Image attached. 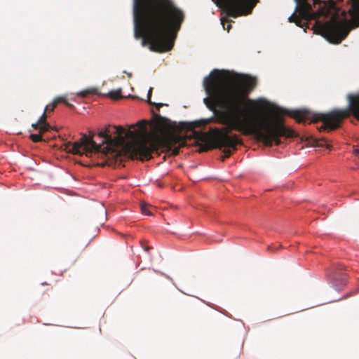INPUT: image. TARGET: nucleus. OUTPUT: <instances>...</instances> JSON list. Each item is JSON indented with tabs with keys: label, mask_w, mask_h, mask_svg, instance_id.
<instances>
[{
	"label": "nucleus",
	"mask_w": 359,
	"mask_h": 359,
	"mask_svg": "<svg viewBox=\"0 0 359 359\" xmlns=\"http://www.w3.org/2000/svg\"><path fill=\"white\" fill-rule=\"evenodd\" d=\"M256 86L255 77L245 74L230 76L218 70H215L210 77L204 79L208 97L203 102L209 109L214 111L217 123L226 126L210 130L215 148H224L222 161L236 150L238 144H243L238 135H229L232 130L244 135H252L266 147H271L273 144L280 145L282 137L295 136V133L285 126L283 118L278 115H274L269 121H264L257 116H248L245 113V107H252L258 111L264 106L262 100L248 99Z\"/></svg>",
	"instance_id": "1"
},
{
	"label": "nucleus",
	"mask_w": 359,
	"mask_h": 359,
	"mask_svg": "<svg viewBox=\"0 0 359 359\" xmlns=\"http://www.w3.org/2000/svg\"><path fill=\"white\" fill-rule=\"evenodd\" d=\"M147 122L144 120L137 122L140 131L136 133L126 130L122 126H114L117 137L110 135L109 126L100 131L98 136L104 139L102 144H97L93 140V133L89 137L82 135L81 139L72 144L69 151L74 154L91 156L93 154L101 153L104 156L111 157L121 156V149L125 148L133 158L141 161L149 160L154 151L166 152L169 155L176 156L180 148L187 145L186 138L175 133H168L160 137L157 132L164 133L170 128V120L159 114H154L152 127L154 132H149L147 128Z\"/></svg>",
	"instance_id": "2"
},
{
	"label": "nucleus",
	"mask_w": 359,
	"mask_h": 359,
	"mask_svg": "<svg viewBox=\"0 0 359 359\" xmlns=\"http://www.w3.org/2000/svg\"><path fill=\"white\" fill-rule=\"evenodd\" d=\"M134 36L151 51L170 50L184 20L172 0H133Z\"/></svg>",
	"instance_id": "3"
},
{
	"label": "nucleus",
	"mask_w": 359,
	"mask_h": 359,
	"mask_svg": "<svg viewBox=\"0 0 359 359\" xmlns=\"http://www.w3.org/2000/svg\"><path fill=\"white\" fill-rule=\"evenodd\" d=\"M347 98L348 106L346 109H334L327 113H316L304 109L292 111L290 113V116L298 122L321 121L323 125L319 128V130L332 131L340 128L343 119L349 117L351 114L359 121V94H349Z\"/></svg>",
	"instance_id": "4"
},
{
	"label": "nucleus",
	"mask_w": 359,
	"mask_h": 359,
	"mask_svg": "<svg viewBox=\"0 0 359 359\" xmlns=\"http://www.w3.org/2000/svg\"><path fill=\"white\" fill-rule=\"evenodd\" d=\"M351 20H346V13L341 12L344 19L339 20L337 15L331 18L330 21L320 25L318 29L319 34L330 43H340L348 35L351 29L359 27V6L353 5L349 11Z\"/></svg>",
	"instance_id": "5"
},
{
	"label": "nucleus",
	"mask_w": 359,
	"mask_h": 359,
	"mask_svg": "<svg viewBox=\"0 0 359 359\" xmlns=\"http://www.w3.org/2000/svg\"><path fill=\"white\" fill-rule=\"evenodd\" d=\"M259 0H222L226 15L237 18L250 14Z\"/></svg>",
	"instance_id": "6"
},
{
	"label": "nucleus",
	"mask_w": 359,
	"mask_h": 359,
	"mask_svg": "<svg viewBox=\"0 0 359 359\" xmlns=\"http://www.w3.org/2000/svg\"><path fill=\"white\" fill-rule=\"evenodd\" d=\"M297 5L295 11L289 17L290 22H294L298 27H302V19L309 20L316 18V13L312 11V6L308 0H295Z\"/></svg>",
	"instance_id": "7"
},
{
	"label": "nucleus",
	"mask_w": 359,
	"mask_h": 359,
	"mask_svg": "<svg viewBox=\"0 0 359 359\" xmlns=\"http://www.w3.org/2000/svg\"><path fill=\"white\" fill-rule=\"evenodd\" d=\"M46 118L47 114L46 113V111H44L43 114L38 120L39 123H40L42 126V128H41V133H46V131H48L50 128V125L46 122Z\"/></svg>",
	"instance_id": "8"
},
{
	"label": "nucleus",
	"mask_w": 359,
	"mask_h": 359,
	"mask_svg": "<svg viewBox=\"0 0 359 359\" xmlns=\"http://www.w3.org/2000/svg\"><path fill=\"white\" fill-rule=\"evenodd\" d=\"M97 89L95 88H89L77 93V95L81 97H86L90 95L97 94Z\"/></svg>",
	"instance_id": "9"
},
{
	"label": "nucleus",
	"mask_w": 359,
	"mask_h": 359,
	"mask_svg": "<svg viewBox=\"0 0 359 359\" xmlns=\"http://www.w3.org/2000/svg\"><path fill=\"white\" fill-rule=\"evenodd\" d=\"M55 102L57 104V105L59 104V103H64L66 106H67L69 108H73L74 107V105L71 103H69L65 97H56L55 100H54Z\"/></svg>",
	"instance_id": "10"
},
{
	"label": "nucleus",
	"mask_w": 359,
	"mask_h": 359,
	"mask_svg": "<svg viewBox=\"0 0 359 359\" xmlns=\"http://www.w3.org/2000/svg\"><path fill=\"white\" fill-rule=\"evenodd\" d=\"M194 137L198 140L205 142L208 139V135L202 132L193 131Z\"/></svg>",
	"instance_id": "11"
},
{
	"label": "nucleus",
	"mask_w": 359,
	"mask_h": 359,
	"mask_svg": "<svg viewBox=\"0 0 359 359\" xmlns=\"http://www.w3.org/2000/svg\"><path fill=\"white\" fill-rule=\"evenodd\" d=\"M109 96L114 100H118L122 97L121 90H111L109 93Z\"/></svg>",
	"instance_id": "12"
},
{
	"label": "nucleus",
	"mask_w": 359,
	"mask_h": 359,
	"mask_svg": "<svg viewBox=\"0 0 359 359\" xmlns=\"http://www.w3.org/2000/svg\"><path fill=\"white\" fill-rule=\"evenodd\" d=\"M221 22H222V25L223 26V28L224 29H226L227 30V32H229V30L231 29V22H232L231 20H229V19H224V18H222L221 19Z\"/></svg>",
	"instance_id": "13"
},
{
	"label": "nucleus",
	"mask_w": 359,
	"mask_h": 359,
	"mask_svg": "<svg viewBox=\"0 0 359 359\" xmlns=\"http://www.w3.org/2000/svg\"><path fill=\"white\" fill-rule=\"evenodd\" d=\"M44 133H39V134H31L29 137L34 142H39L43 140L42 135Z\"/></svg>",
	"instance_id": "14"
},
{
	"label": "nucleus",
	"mask_w": 359,
	"mask_h": 359,
	"mask_svg": "<svg viewBox=\"0 0 359 359\" xmlns=\"http://www.w3.org/2000/svg\"><path fill=\"white\" fill-rule=\"evenodd\" d=\"M57 106V104L55 102V101L53 100V102L49 104H48L46 108H45V110L46 111V113L47 111H53L55 108Z\"/></svg>",
	"instance_id": "15"
},
{
	"label": "nucleus",
	"mask_w": 359,
	"mask_h": 359,
	"mask_svg": "<svg viewBox=\"0 0 359 359\" xmlns=\"http://www.w3.org/2000/svg\"><path fill=\"white\" fill-rule=\"evenodd\" d=\"M142 212L144 215H149L151 212L148 210V205L146 203H141Z\"/></svg>",
	"instance_id": "16"
},
{
	"label": "nucleus",
	"mask_w": 359,
	"mask_h": 359,
	"mask_svg": "<svg viewBox=\"0 0 359 359\" xmlns=\"http://www.w3.org/2000/svg\"><path fill=\"white\" fill-rule=\"evenodd\" d=\"M32 126L34 130H39V133H41V128H42V126L40 123H39L38 121L35 123H33Z\"/></svg>",
	"instance_id": "17"
},
{
	"label": "nucleus",
	"mask_w": 359,
	"mask_h": 359,
	"mask_svg": "<svg viewBox=\"0 0 359 359\" xmlns=\"http://www.w3.org/2000/svg\"><path fill=\"white\" fill-rule=\"evenodd\" d=\"M151 93H152V88H149V92H148V95H147V102H148L149 104H153V103L151 102Z\"/></svg>",
	"instance_id": "18"
},
{
	"label": "nucleus",
	"mask_w": 359,
	"mask_h": 359,
	"mask_svg": "<svg viewBox=\"0 0 359 359\" xmlns=\"http://www.w3.org/2000/svg\"><path fill=\"white\" fill-rule=\"evenodd\" d=\"M277 250V248L273 245H269L268 247V250L270 251V252H274Z\"/></svg>",
	"instance_id": "19"
},
{
	"label": "nucleus",
	"mask_w": 359,
	"mask_h": 359,
	"mask_svg": "<svg viewBox=\"0 0 359 359\" xmlns=\"http://www.w3.org/2000/svg\"><path fill=\"white\" fill-rule=\"evenodd\" d=\"M156 104V107L157 110H159V109H160V108L164 105V104H162V103H157V104Z\"/></svg>",
	"instance_id": "20"
},
{
	"label": "nucleus",
	"mask_w": 359,
	"mask_h": 359,
	"mask_svg": "<svg viewBox=\"0 0 359 359\" xmlns=\"http://www.w3.org/2000/svg\"><path fill=\"white\" fill-rule=\"evenodd\" d=\"M320 2V0H313V4H318Z\"/></svg>",
	"instance_id": "21"
},
{
	"label": "nucleus",
	"mask_w": 359,
	"mask_h": 359,
	"mask_svg": "<svg viewBox=\"0 0 359 359\" xmlns=\"http://www.w3.org/2000/svg\"><path fill=\"white\" fill-rule=\"evenodd\" d=\"M355 153L356 154H359V149H356V150L355 151Z\"/></svg>",
	"instance_id": "22"
},
{
	"label": "nucleus",
	"mask_w": 359,
	"mask_h": 359,
	"mask_svg": "<svg viewBox=\"0 0 359 359\" xmlns=\"http://www.w3.org/2000/svg\"><path fill=\"white\" fill-rule=\"evenodd\" d=\"M323 11H319V14H323Z\"/></svg>",
	"instance_id": "23"
},
{
	"label": "nucleus",
	"mask_w": 359,
	"mask_h": 359,
	"mask_svg": "<svg viewBox=\"0 0 359 359\" xmlns=\"http://www.w3.org/2000/svg\"><path fill=\"white\" fill-rule=\"evenodd\" d=\"M149 249H150V248H149V247H147V248H144V250H149Z\"/></svg>",
	"instance_id": "24"
},
{
	"label": "nucleus",
	"mask_w": 359,
	"mask_h": 359,
	"mask_svg": "<svg viewBox=\"0 0 359 359\" xmlns=\"http://www.w3.org/2000/svg\"><path fill=\"white\" fill-rule=\"evenodd\" d=\"M193 128V126H189V129H192Z\"/></svg>",
	"instance_id": "25"
},
{
	"label": "nucleus",
	"mask_w": 359,
	"mask_h": 359,
	"mask_svg": "<svg viewBox=\"0 0 359 359\" xmlns=\"http://www.w3.org/2000/svg\"><path fill=\"white\" fill-rule=\"evenodd\" d=\"M278 248H282V245H278Z\"/></svg>",
	"instance_id": "26"
}]
</instances>
